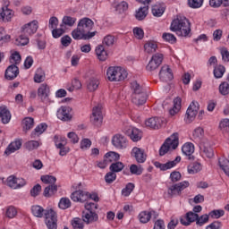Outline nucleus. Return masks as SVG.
<instances>
[{"mask_svg": "<svg viewBox=\"0 0 229 229\" xmlns=\"http://www.w3.org/2000/svg\"><path fill=\"white\" fill-rule=\"evenodd\" d=\"M31 212L35 217H44V216L46 217V212H47V210L40 206H32Z\"/></svg>", "mask_w": 229, "mask_h": 229, "instance_id": "40", "label": "nucleus"}, {"mask_svg": "<svg viewBox=\"0 0 229 229\" xmlns=\"http://www.w3.org/2000/svg\"><path fill=\"white\" fill-rule=\"evenodd\" d=\"M46 80V72L41 68L38 69L34 75L35 83H42Z\"/></svg>", "mask_w": 229, "mask_h": 229, "instance_id": "47", "label": "nucleus"}, {"mask_svg": "<svg viewBox=\"0 0 229 229\" xmlns=\"http://www.w3.org/2000/svg\"><path fill=\"white\" fill-rule=\"evenodd\" d=\"M80 89H81V81L78 79H74L72 81V86L67 88V90H69V92H74V90H80Z\"/></svg>", "mask_w": 229, "mask_h": 229, "instance_id": "54", "label": "nucleus"}, {"mask_svg": "<svg viewBox=\"0 0 229 229\" xmlns=\"http://www.w3.org/2000/svg\"><path fill=\"white\" fill-rule=\"evenodd\" d=\"M221 96H228L229 94V83L226 81L222 82L218 87Z\"/></svg>", "mask_w": 229, "mask_h": 229, "instance_id": "53", "label": "nucleus"}, {"mask_svg": "<svg viewBox=\"0 0 229 229\" xmlns=\"http://www.w3.org/2000/svg\"><path fill=\"white\" fill-rule=\"evenodd\" d=\"M162 38L165 42H169L170 44H174L176 42V37L171 33L165 32Z\"/></svg>", "mask_w": 229, "mask_h": 229, "instance_id": "63", "label": "nucleus"}, {"mask_svg": "<svg viewBox=\"0 0 229 229\" xmlns=\"http://www.w3.org/2000/svg\"><path fill=\"white\" fill-rule=\"evenodd\" d=\"M104 46H107V47H110L115 44V37L112 35H107L103 39Z\"/></svg>", "mask_w": 229, "mask_h": 229, "instance_id": "59", "label": "nucleus"}, {"mask_svg": "<svg viewBox=\"0 0 229 229\" xmlns=\"http://www.w3.org/2000/svg\"><path fill=\"white\" fill-rule=\"evenodd\" d=\"M158 46L155 41H148L144 45V49L146 53H155L157 49Z\"/></svg>", "mask_w": 229, "mask_h": 229, "instance_id": "49", "label": "nucleus"}, {"mask_svg": "<svg viewBox=\"0 0 229 229\" xmlns=\"http://www.w3.org/2000/svg\"><path fill=\"white\" fill-rule=\"evenodd\" d=\"M71 208V199H69V198H62L59 201V208L66 210V208Z\"/></svg>", "mask_w": 229, "mask_h": 229, "instance_id": "57", "label": "nucleus"}, {"mask_svg": "<svg viewBox=\"0 0 229 229\" xmlns=\"http://www.w3.org/2000/svg\"><path fill=\"white\" fill-rule=\"evenodd\" d=\"M5 216L9 219H13V217H15V216H17V208H15V207H13V206L8 207L5 211Z\"/></svg>", "mask_w": 229, "mask_h": 229, "instance_id": "58", "label": "nucleus"}, {"mask_svg": "<svg viewBox=\"0 0 229 229\" xmlns=\"http://www.w3.org/2000/svg\"><path fill=\"white\" fill-rule=\"evenodd\" d=\"M85 222L83 219L76 217L73 220H72V226L73 229H83L85 228Z\"/></svg>", "mask_w": 229, "mask_h": 229, "instance_id": "51", "label": "nucleus"}, {"mask_svg": "<svg viewBox=\"0 0 229 229\" xmlns=\"http://www.w3.org/2000/svg\"><path fill=\"white\" fill-rule=\"evenodd\" d=\"M165 12V4H156L152 6V15L154 17H162Z\"/></svg>", "mask_w": 229, "mask_h": 229, "instance_id": "34", "label": "nucleus"}, {"mask_svg": "<svg viewBox=\"0 0 229 229\" xmlns=\"http://www.w3.org/2000/svg\"><path fill=\"white\" fill-rule=\"evenodd\" d=\"M22 147V140H15L11 142L6 148L4 154L12 155V153H15V151H19V148Z\"/></svg>", "mask_w": 229, "mask_h": 229, "instance_id": "28", "label": "nucleus"}, {"mask_svg": "<svg viewBox=\"0 0 229 229\" xmlns=\"http://www.w3.org/2000/svg\"><path fill=\"white\" fill-rule=\"evenodd\" d=\"M71 198L72 201H80L81 203H83L89 199V192L79 190L72 192Z\"/></svg>", "mask_w": 229, "mask_h": 229, "instance_id": "26", "label": "nucleus"}, {"mask_svg": "<svg viewBox=\"0 0 229 229\" xmlns=\"http://www.w3.org/2000/svg\"><path fill=\"white\" fill-rule=\"evenodd\" d=\"M199 149L202 157H206L207 158H212L214 157V149L208 142H201Z\"/></svg>", "mask_w": 229, "mask_h": 229, "instance_id": "22", "label": "nucleus"}, {"mask_svg": "<svg viewBox=\"0 0 229 229\" xmlns=\"http://www.w3.org/2000/svg\"><path fill=\"white\" fill-rule=\"evenodd\" d=\"M95 53L100 62H105L108 58V53H106L103 45H98L95 49Z\"/></svg>", "mask_w": 229, "mask_h": 229, "instance_id": "33", "label": "nucleus"}, {"mask_svg": "<svg viewBox=\"0 0 229 229\" xmlns=\"http://www.w3.org/2000/svg\"><path fill=\"white\" fill-rule=\"evenodd\" d=\"M204 0H188L190 8H201Z\"/></svg>", "mask_w": 229, "mask_h": 229, "instance_id": "64", "label": "nucleus"}, {"mask_svg": "<svg viewBox=\"0 0 229 229\" xmlns=\"http://www.w3.org/2000/svg\"><path fill=\"white\" fill-rule=\"evenodd\" d=\"M225 72H226V68L221 64L216 65L213 71V74L217 80L224 76Z\"/></svg>", "mask_w": 229, "mask_h": 229, "instance_id": "45", "label": "nucleus"}, {"mask_svg": "<svg viewBox=\"0 0 229 229\" xmlns=\"http://www.w3.org/2000/svg\"><path fill=\"white\" fill-rule=\"evenodd\" d=\"M19 76V67L15 64H11L7 69L5 70V79L12 81L15 80Z\"/></svg>", "mask_w": 229, "mask_h": 229, "instance_id": "27", "label": "nucleus"}, {"mask_svg": "<svg viewBox=\"0 0 229 229\" xmlns=\"http://www.w3.org/2000/svg\"><path fill=\"white\" fill-rule=\"evenodd\" d=\"M172 31H176L179 37H188L191 33V22L185 16H177L171 23Z\"/></svg>", "mask_w": 229, "mask_h": 229, "instance_id": "1", "label": "nucleus"}, {"mask_svg": "<svg viewBox=\"0 0 229 229\" xmlns=\"http://www.w3.org/2000/svg\"><path fill=\"white\" fill-rule=\"evenodd\" d=\"M135 189V184L129 182L125 188L122 190L123 196L128 197L131 192H133V190Z\"/></svg>", "mask_w": 229, "mask_h": 229, "instance_id": "55", "label": "nucleus"}, {"mask_svg": "<svg viewBox=\"0 0 229 229\" xmlns=\"http://www.w3.org/2000/svg\"><path fill=\"white\" fill-rule=\"evenodd\" d=\"M106 76L109 81H123L128 78V72L121 66H110L106 70Z\"/></svg>", "mask_w": 229, "mask_h": 229, "instance_id": "3", "label": "nucleus"}, {"mask_svg": "<svg viewBox=\"0 0 229 229\" xmlns=\"http://www.w3.org/2000/svg\"><path fill=\"white\" fill-rule=\"evenodd\" d=\"M99 219V216L96 211H83L82 212V221L86 223V225H92V223H96Z\"/></svg>", "mask_w": 229, "mask_h": 229, "instance_id": "20", "label": "nucleus"}, {"mask_svg": "<svg viewBox=\"0 0 229 229\" xmlns=\"http://www.w3.org/2000/svg\"><path fill=\"white\" fill-rule=\"evenodd\" d=\"M130 173L131 174H135L136 176H140V174H142V173H144V168L140 165H131Z\"/></svg>", "mask_w": 229, "mask_h": 229, "instance_id": "50", "label": "nucleus"}, {"mask_svg": "<svg viewBox=\"0 0 229 229\" xmlns=\"http://www.w3.org/2000/svg\"><path fill=\"white\" fill-rule=\"evenodd\" d=\"M37 30H38V21L33 20L21 27V33L26 37H31V35L37 33Z\"/></svg>", "mask_w": 229, "mask_h": 229, "instance_id": "13", "label": "nucleus"}, {"mask_svg": "<svg viewBox=\"0 0 229 229\" xmlns=\"http://www.w3.org/2000/svg\"><path fill=\"white\" fill-rule=\"evenodd\" d=\"M189 185H191V183L187 181L175 183L168 188L167 194L171 198L180 196L182 194V191H185Z\"/></svg>", "mask_w": 229, "mask_h": 229, "instance_id": "8", "label": "nucleus"}, {"mask_svg": "<svg viewBox=\"0 0 229 229\" xmlns=\"http://www.w3.org/2000/svg\"><path fill=\"white\" fill-rule=\"evenodd\" d=\"M41 182L49 185L44 190V196L46 198H50V196H53L58 191V186L55 185L56 183V177L53 175H43L41 176Z\"/></svg>", "mask_w": 229, "mask_h": 229, "instance_id": "5", "label": "nucleus"}, {"mask_svg": "<svg viewBox=\"0 0 229 229\" xmlns=\"http://www.w3.org/2000/svg\"><path fill=\"white\" fill-rule=\"evenodd\" d=\"M204 135H205V131H203V128L197 127L193 131L192 137H193L195 142H201V140H203Z\"/></svg>", "mask_w": 229, "mask_h": 229, "instance_id": "43", "label": "nucleus"}, {"mask_svg": "<svg viewBox=\"0 0 229 229\" xmlns=\"http://www.w3.org/2000/svg\"><path fill=\"white\" fill-rule=\"evenodd\" d=\"M198 221V214L193 211H189L186 216H182L180 218V223L183 226H189L191 223Z\"/></svg>", "mask_w": 229, "mask_h": 229, "instance_id": "19", "label": "nucleus"}, {"mask_svg": "<svg viewBox=\"0 0 229 229\" xmlns=\"http://www.w3.org/2000/svg\"><path fill=\"white\" fill-rule=\"evenodd\" d=\"M127 134L133 142H139L142 139V131L135 127L129 128Z\"/></svg>", "mask_w": 229, "mask_h": 229, "instance_id": "30", "label": "nucleus"}, {"mask_svg": "<svg viewBox=\"0 0 229 229\" xmlns=\"http://www.w3.org/2000/svg\"><path fill=\"white\" fill-rule=\"evenodd\" d=\"M117 178V174L115 172H108L105 176V181L106 183H114L115 182V179Z\"/></svg>", "mask_w": 229, "mask_h": 229, "instance_id": "62", "label": "nucleus"}, {"mask_svg": "<svg viewBox=\"0 0 229 229\" xmlns=\"http://www.w3.org/2000/svg\"><path fill=\"white\" fill-rule=\"evenodd\" d=\"M99 87V81L96 78H91L87 82V89L89 92H94V90H98Z\"/></svg>", "mask_w": 229, "mask_h": 229, "instance_id": "42", "label": "nucleus"}, {"mask_svg": "<svg viewBox=\"0 0 229 229\" xmlns=\"http://www.w3.org/2000/svg\"><path fill=\"white\" fill-rule=\"evenodd\" d=\"M182 152L186 157H189V160L194 159V157H192V154L194 153V144L191 142H186L182 147Z\"/></svg>", "mask_w": 229, "mask_h": 229, "instance_id": "31", "label": "nucleus"}, {"mask_svg": "<svg viewBox=\"0 0 229 229\" xmlns=\"http://www.w3.org/2000/svg\"><path fill=\"white\" fill-rule=\"evenodd\" d=\"M201 169H202L201 164L199 162H195L188 166V173L189 174H196V173H199Z\"/></svg>", "mask_w": 229, "mask_h": 229, "instance_id": "46", "label": "nucleus"}, {"mask_svg": "<svg viewBox=\"0 0 229 229\" xmlns=\"http://www.w3.org/2000/svg\"><path fill=\"white\" fill-rule=\"evenodd\" d=\"M90 119L93 124L96 126H101V123H103V106L101 104H98L93 107Z\"/></svg>", "mask_w": 229, "mask_h": 229, "instance_id": "10", "label": "nucleus"}, {"mask_svg": "<svg viewBox=\"0 0 229 229\" xmlns=\"http://www.w3.org/2000/svg\"><path fill=\"white\" fill-rule=\"evenodd\" d=\"M54 142L56 148H62V146H67V138L62 135H55Z\"/></svg>", "mask_w": 229, "mask_h": 229, "instance_id": "44", "label": "nucleus"}, {"mask_svg": "<svg viewBox=\"0 0 229 229\" xmlns=\"http://www.w3.org/2000/svg\"><path fill=\"white\" fill-rule=\"evenodd\" d=\"M21 54L19 52L14 51L12 53L11 57H10V64H13V65H19L21 64Z\"/></svg>", "mask_w": 229, "mask_h": 229, "instance_id": "52", "label": "nucleus"}, {"mask_svg": "<svg viewBox=\"0 0 229 229\" xmlns=\"http://www.w3.org/2000/svg\"><path fill=\"white\" fill-rule=\"evenodd\" d=\"M72 37L74 40H90V38H92V34L88 35L80 28V25H77V28L72 31Z\"/></svg>", "mask_w": 229, "mask_h": 229, "instance_id": "18", "label": "nucleus"}, {"mask_svg": "<svg viewBox=\"0 0 229 229\" xmlns=\"http://www.w3.org/2000/svg\"><path fill=\"white\" fill-rule=\"evenodd\" d=\"M46 130H47V124L40 123L34 129V131L31 132V138L35 139V137H39V135H42Z\"/></svg>", "mask_w": 229, "mask_h": 229, "instance_id": "39", "label": "nucleus"}, {"mask_svg": "<svg viewBox=\"0 0 229 229\" xmlns=\"http://www.w3.org/2000/svg\"><path fill=\"white\" fill-rule=\"evenodd\" d=\"M131 89L132 90V103L138 106L144 105L148 99V95L146 94V91H144V89L141 88L140 84L134 81L131 83Z\"/></svg>", "mask_w": 229, "mask_h": 229, "instance_id": "2", "label": "nucleus"}, {"mask_svg": "<svg viewBox=\"0 0 229 229\" xmlns=\"http://www.w3.org/2000/svg\"><path fill=\"white\" fill-rule=\"evenodd\" d=\"M199 110V103L196 101H192L186 111V116H185L186 123H192V121L196 119V115H198Z\"/></svg>", "mask_w": 229, "mask_h": 229, "instance_id": "11", "label": "nucleus"}, {"mask_svg": "<svg viewBox=\"0 0 229 229\" xmlns=\"http://www.w3.org/2000/svg\"><path fill=\"white\" fill-rule=\"evenodd\" d=\"M24 131L31 130L35 126V120L32 117H25L21 122Z\"/></svg>", "mask_w": 229, "mask_h": 229, "instance_id": "35", "label": "nucleus"}, {"mask_svg": "<svg viewBox=\"0 0 229 229\" xmlns=\"http://www.w3.org/2000/svg\"><path fill=\"white\" fill-rule=\"evenodd\" d=\"M152 217H154V219H157V217H158V213H157V211L150 210L141 211L139 214V220L140 221V223L143 224L149 223Z\"/></svg>", "mask_w": 229, "mask_h": 229, "instance_id": "21", "label": "nucleus"}, {"mask_svg": "<svg viewBox=\"0 0 229 229\" xmlns=\"http://www.w3.org/2000/svg\"><path fill=\"white\" fill-rule=\"evenodd\" d=\"M51 90L49 89V85L43 83L38 89V96L41 101H46L49 98Z\"/></svg>", "mask_w": 229, "mask_h": 229, "instance_id": "29", "label": "nucleus"}, {"mask_svg": "<svg viewBox=\"0 0 229 229\" xmlns=\"http://www.w3.org/2000/svg\"><path fill=\"white\" fill-rule=\"evenodd\" d=\"M30 42V38H28V36H20L19 38H16L14 44L16 46H26Z\"/></svg>", "mask_w": 229, "mask_h": 229, "instance_id": "60", "label": "nucleus"}, {"mask_svg": "<svg viewBox=\"0 0 229 229\" xmlns=\"http://www.w3.org/2000/svg\"><path fill=\"white\" fill-rule=\"evenodd\" d=\"M131 157H134L138 164H144V162H146L148 158V155H146V152L144 151V149L138 147H134L131 149Z\"/></svg>", "mask_w": 229, "mask_h": 229, "instance_id": "17", "label": "nucleus"}, {"mask_svg": "<svg viewBox=\"0 0 229 229\" xmlns=\"http://www.w3.org/2000/svg\"><path fill=\"white\" fill-rule=\"evenodd\" d=\"M106 162L107 164H114V162L119 161V158H121V156L117 152H107L105 156Z\"/></svg>", "mask_w": 229, "mask_h": 229, "instance_id": "36", "label": "nucleus"}, {"mask_svg": "<svg viewBox=\"0 0 229 229\" xmlns=\"http://www.w3.org/2000/svg\"><path fill=\"white\" fill-rule=\"evenodd\" d=\"M180 162H182V157L180 156H178L175 157L174 160L168 161L165 164L156 161L154 163V165L157 169H160V171H168V169H173V167H176V165H178V164H180Z\"/></svg>", "mask_w": 229, "mask_h": 229, "instance_id": "12", "label": "nucleus"}, {"mask_svg": "<svg viewBox=\"0 0 229 229\" xmlns=\"http://www.w3.org/2000/svg\"><path fill=\"white\" fill-rule=\"evenodd\" d=\"M78 26L81 30H82L83 31H85L88 35H92V38L93 37H96V31H90L93 28H94V21L89 19V18H82L78 22Z\"/></svg>", "mask_w": 229, "mask_h": 229, "instance_id": "9", "label": "nucleus"}, {"mask_svg": "<svg viewBox=\"0 0 229 229\" xmlns=\"http://www.w3.org/2000/svg\"><path fill=\"white\" fill-rule=\"evenodd\" d=\"M26 179L11 175L7 178V185L11 189H22L26 185Z\"/></svg>", "mask_w": 229, "mask_h": 229, "instance_id": "16", "label": "nucleus"}, {"mask_svg": "<svg viewBox=\"0 0 229 229\" xmlns=\"http://www.w3.org/2000/svg\"><path fill=\"white\" fill-rule=\"evenodd\" d=\"M164 120L158 117H151L145 121V125L147 128H151L152 130H158L162 126Z\"/></svg>", "mask_w": 229, "mask_h": 229, "instance_id": "25", "label": "nucleus"}, {"mask_svg": "<svg viewBox=\"0 0 229 229\" xmlns=\"http://www.w3.org/2000/svg\"><path fill=\"white\" fill-rule=\"evenodd\" d=\"M219 128L225 137L229 135V119L225 118L220 121Z\"/></svg>", "mask_w": 229, "mask_h": 229, "instance_id": "41", "label": "nucleus"}, {"mask_svg": "<svg viewBox=\"0 0 229 229\" xmlns=\"http://www.w3.org/2000/svg\"><path fill=\"white\" fill-rule=\"evenodd\" d=\"M182 109V98H176L174 99V106L170 109V115H176Z\"/></svg>", "mask_w": 229, "mask_h": 229, "instance_id": "37", "label": "nucleus"}, {"mask_svg": "<svg viewBox=\"0 0 229 229\" xmlns=\"http://www.w3.org/2000/svg\"><path fill=\"white\" fill-rule=\"evenodd\" d=\"M179 139L177 132L173 133L169 138H167L159 149L160 157H164V155L168 151L176 149V148H178V144H180Z\"/></svg>", "mask_w": 229, "mask_h": 229, "instance_id": "4", "label": "nucleus"}, {"mask_svg": "<svg viewBox=\"0 0 229 229\" xmlns=\"http://www.w3.org/2000/svg\"><path fill=\"white\" fill-rule=\"evenodd\" d=\"M45 224L48 229H58V216L53 209H47L45 216Z\"/></svg>", "mask_w": 229, "mask_h": 229, "instance_id": "6", "label": "nucleus"}, {"mask_svg": "<svg viewBox=\"0 0 229 229\" xmlns=\"http://www.w3.org/2000/svg\"><path fill=\"white\" fill-rule=\"evenodd\" d=\"M161 81H171L173 80V72L168 65H164L159 72Z\"/></svg>", "mask_w": 229, "mask_h": 229, "instance_id": "23", "label": "nucleus"}, {"mask_svg": "<svg viewBox=\"0 0 229 229\" xmlns=\"http://www.w3.org/2000/svg\"><path fill=\"white\" fill-rule=\"evenodd\" d=\"M4 6L1 8L0 12V22H9L13 17V12L8 8L10 5V1H4Z\"/></svg>", "mask_w": 229, "mask_h": 229, "instance_id": "15", "label": "nucleus"}, {"mask_svg": "<svg viewBox=\"0 0 229 229\" xmlns=\"http://www.w3.org/2000/svg\"><path fill=\"white\" fill-rule=\"evenodd\" d=\"M57 117L61 121H71L72 119L71 109L68 106H61L57 111Z\"/></svg>", "mask_w": 229, "mask_h": 229, "instance_id": "24", "label": "nucleus"}, {"mask_svg": "<svg viewBox=\"0 0 229 229\" xmlns=\"http://www.w3.org/2000/svg\"><path fill=\"white\" fill-rule=\"evenodd\" d=\"M0 119L4 124H8V123H10L12 114H10L8 108L4 106L0 107Z\"/></svg>", "mask_w": 229, "mask_h": 229, "instance_id": "32", "label": "nucleus"}, {"mask_svg": "<svg viewBox=\"0 0 229 229\" xmlns=\"http://www.w3.org/2000/svg\"><path fill=\"white\" fill-rule=\"evenodd\" d=\"M162 62H164V55L157 53L152 55L150 61L146 66V70L148 71V72H153L154 71H157L160 65H162Z\"/></svg>", "mask_w": 229, "mask_h": 229, "instance_id": "7", "label": "nucleus"}, {"mask_svg": "<svg viewBox=\"0 0 229 229\" xmlns=\"http://www.w3.org/2000/svg\"><path fill=\"white\" fill-rule=\"evenodd\" d=\"M63 24H64V26H69L70 28H72V26L76 24V18L71 16H64L63 18Z\"/></svg>", "mask_w": 229, "mask_h": 229, "instance_id": "56", "label": "nucleus"}, {"mask_svg": "<svg viewBox=\"0 0 229 229\" xmlns=\"http://www.w3.org/2000/svg\"><path fill=\"white\" fill-rule=\"evenodd\" d=\"M209 217H212L213 219H219V217H223L225 216V210L223 209H215L211 212H209Z\"/></svg>", "mask_w": 229, "mask_h": 229, "instance_id": "61", "label": "nucleus"}, {"mask_svg": "<svg viewBox=\"0 0 229 229\" xmlns=\"http://www.w3.org/2000/svg\"><path fill=\"white\" fill-rule=\"evenodd\" d=\"M109 169L114 174L121 173V171L124 169V164L121 161H115L114 163L111 164Z\"/></svg>", "mask_w": 229, "mask_h": 229, "instance_id": "48", "label": "nucleus"}, {"mask_svg": "<svg viewBox=\"0 0 229 229\" xmlns=\"http://www.w3.org/2000/svg\"><path fill=\"white\" fill-rule=\"evenodd\" d=\"M148 10H149V7L148 5L140 7L138 11H136V19L138 21H144V19H146V17L148 16Z\"/></svg>", "mask_w": 229, "mask_h": 229, "instance_id": "38", "label": "nucleus"}, {"mask_svg": "<svg viewBox=\"0 0 229 229\" xmlns=\"http://www.w3.org/2000/svg\"><path fill=\"white\" fill-rule=\"evenodd\" d=\"M112 144L116 149H126L128 148V140L122 134H115L112 139Z\"/></svg>", "mask_w": 229, "mask_h": 229, "instance_id": "14", "label": "nucleus"}]
</instances>
